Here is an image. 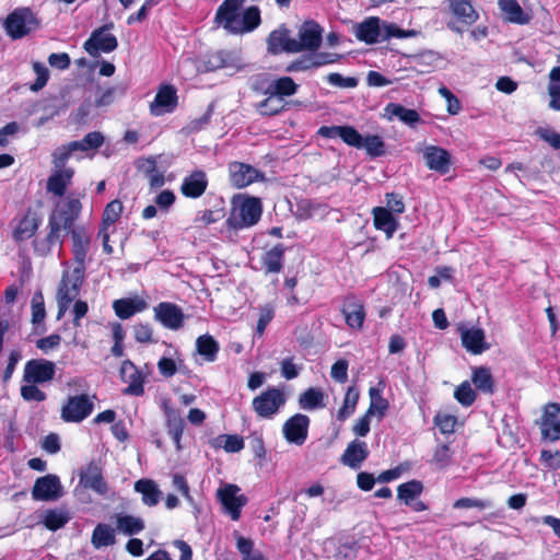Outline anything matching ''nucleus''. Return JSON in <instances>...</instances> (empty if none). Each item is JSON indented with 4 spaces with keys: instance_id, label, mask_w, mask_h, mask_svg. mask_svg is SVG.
I'll list each match as a JSON object with an SVG mask.
<instances>
[{
    "instance_id": "f257e3e1",
    "label": "nucleus",
    "mask_w": 560,
    "mask_h": 560,
    "mask_svg": "<svg viewBox=\"0 0 560 560\" xmlns=\"http://www.w3.org/2000/svg\"><path fill=\"white\" fill-rule=\"evenodd\" d=\"M82 208L81 195L74 192H70L63 201L57 203L48 215L45 235L33 241L34 254L46 257L55 246L62 248L66 235L70 234L75 264L73 269L85 272L92 235L85 226L74 225L81 215Z\"/></svg>"
},
{
    "instance_id": "f03ea898",
    "label": "nucleus",
    "mask_w": 560,
    "mask_h": 560,
    "mask_svg": "<svg viewBox=\"0 0 560 560\" xmlns=\"http://www.w3.org/2000/svg\"><path fill=\"white\" fill-rule=\"evenodd\" d=\"M55 362L38 358L26 361L23 369L21 397L25 401H45L47 395L37 385L50 383L56 375Z\"/></svg>"
},
{
    "instance_id": "7ed1b4c3",
    "label": "nucleus",
    "mask_w": 560,
    "mask_h": 560,
    "mask_svg": "<svg viewBox=\"0 0 560 560\" xmlns=\"http://www.w3.org/2000/svg\"><path fill=\"white\" fill-rule=\"evenodd\" d=\"M262 214V202L258 197L238 195L232 200V208L225 220L230 231H241L256 225Z\"/></svg>"
},
{
    "instance_id": "20e7f679",
    "label": "nucleus",
    "mask_w": 560,
    "mask_h": 560,
    "mask_svg": "<svg viewBox=\"0 0 560 560\" xmlns=\"http://www.w3.org/2000/svg\"><path fill=\"white\" fill-rule=\"evenodd\" d=\"M7 35L13 39H21L40 26V21L27 7L15 8L2 22Z\"/></svg>"
},
{
    "instance_id": "39448f33",
    "label": "nucleus",
    "mask_w": 560,
    "mask_h": 560,
    "mask_svg": "<svg viewBox=\"0 0 560 560\" xmlns=\"http://www.w3.org/2000/svg\"><path fill=\"white\" fill-rule=\"evenodd\" d=\"M94 410V404L88 394L68 396L65 400L60 417L65 422L79 423L86 419Z\"/></svg>"
},
{
    "instance_id": "423d86ee",
    "label": "nucleus",
    "mask_w": 560,
    "mask_h": 560,
    "mask_svg": "<svg viewBox=\"0 0 560 560\" xmlns=\"http://www.w3.org/2000/svg\"><path fill=\"white\" fill-rule=\"evenodd\" d=\"M16 224L12 231V238L15 243L32 242L37 238L36 233L43 222V215L39 209L28 207L21 218L15 219Z\"/></svg>"
},
{
    "instance_id": "0eeeda50",
    "label": "nucleus",
    "mask_w": 560,
    "mask_h": 560,
    "mask_svg": "<svg viewBox=\"0 0 560 560\" xmlns=\"http://www.w3.org/2000/svg\"><path fill=\"white\" fill-rule=\"evenodd\" d=\"M284 404V393L277 387L267 388L252 401L254 411L264 419H270Z\"/></svg>"
},
{
    "instance_id": "6e6552de",
    "label": "nucleus",
    "mask_w": 560,
    "mask_h": 560,
    "mask_svg": "<svg viewBox=\"0 0 560 560\" xmlns=\"http://www.w3.org/2000/svg\"><path fill=\"white\" fill-rule=\"evenodd\" d=\"M113 24H105L94 30L83 44L85 51L92 57H98L101 52H112L118 47V42L115 35L107 33Z\"/></svg>"
},
{
    "instance_id": "1a4fd4ad",
    "label": "nucleus",
    "mask_w": 560,
    "mask_h": 560,
    "mask_svg": "<svg viewBox=\"0 0 560 560\" xmlns=\"http://www.w3.org/2000/svg\"><path fill=\"white\" fill-rule=\"evenodd\" d=\"M240 491L241 488L234 483H226L217 491V497L225 513H228L233 521L241 518L242 509L248 501L245 494H240Z\"/></svg>"
},
{
    "instance_id": "9d476101",
    "label": "nucleus",
    "mask_w": 560,
    "mask_h": 560,
    "mask_svg": "<svg viewBox=\"0 0 560 560\" xmlns=\"http://www.w3.org/2000/svg\"><path fill=\"white\" fill-rule=\"evenodd\" d=\"M323 42V27L314 20L304 21L298 31L295 39L296 52L316 51Z\"/></svg>"
},
{
    "instance_id": "9b49d317",
    "label": "nucleus",
    "mask_w": 560,
    "mask_h": 560,
    "mask_svg": "<svg viewBox=\"0 0 560 560\" xmlns=\"http://www.w3.org/2000/svg\"><path fill=\"white\" fill-rule=\"evenodd\" d=\"M238 65V57L231 50H217L207 54L203 58L198 59L196 69L200 73L213 72L224 68H234Z\"/></svg>"
},
{
    "instance_id": "f8f14e48",
    "label": "nucleus",
    "mask_w": 560,
    "mask_h": 560,
    "mask_svg": "<svg viewBox=\"0 0 560 560\" xmlns=\"http://www.w3.org/2000/svg\"><path fill=\"white\" fill-rule=\"evenodd\" d=\"M340 312L348 327L357 330L363 328L366 312L362 300L354 293H348L343 296Z\"/></svg>"
},
{
    "instance_id": "ddd939ff",
    "label": "nucleus",
    "mask_w": 560,
    "mask_h": 560,
    "mask_svg": "<svg viewBox=\"0 0 560 560\" xmlns=\"http://www.w3.org/2000/svg\"><path fill=\"white\" fill-rule=\"evenodd\" d=\"M119 373L121 381L128 383L122 389L124 395L140 397L144 394L145 376L131 360L126 359L121 362Z\"/></svg>"
},
{
    "instance_id": "4468645a",
    "label": "nucleus",
    "mask_w": 560,
    "mask_h": 560,
    "mask_svg": "<svg viewBox=\"0 0 560 560\" xmlns=\"http://www.w3.org/2000/svg\"><path fill=\"white\" fill-rule=\"evenodd\" d=\"M178 106L177 90L173 84L163 83L159 86L153 102L150 104L152 115L161 116L173 113Z\"/></svg>"
},
{
    "instance_id": "2eb2a0df",
    "label": "nucleus",
    "mask_w": 560,
    "mask_h": 560,
    "mask_svg": "<svg viewBox=\"0 0 560 560\" xmlns=\"http://www.w3.org/2000/svg\"><path fill=\"white\" fill-rule=\"evenodd\" d=\"M310 423L311 420L306 415L295 413L283 423V436L289 443L303 445L308 435Z\"/></svg>"
},
{
    "instance_id": "dca6fc26",
    "label": "nucleus",
    "mask_w": 560,
    "mask_h": 560,
    "mask_svg": "<svg viewBox=\"0 0 560 560\" xmlns=\"http://www.w3.org/2000/svg\"><path fill=\"white\" fill-rule=\"evenodd\" d=\"M264 177L262 173L249 164L237 161L229 164V179L235 188H245Z\"/></svg>"
},
{
    "instance_id": "f3484780",
    "label": "nucleus",
    "mask_w": 560,
    "mask_h": 560,
    "mask_svg": "<svg viewBox=\"0 0 560 560\" xmlns=\"http://www.w3.org/2000/svg\"><path fill=\"white\" fill-rule=\"evenodd\" d=\"M62 494V487L58 476L48 474L38 477L32 489V498L36 501L57 500Z\"/></svg>"
},
{
    "instance_id": "a211bd4d",
    "label": "nucleus",
    "mask_w": 560,
    "mask_h": 560,
    "mask_svg": "<svg viewBox=\"0 0 560 560\" xmlns=\"http://www.w3.org/2000/svg\"><path fill=\"white\" fill-rule=\"evenodd\" d=\"M153 311L155 320L160 322L165 328L178 330L183 327L185 315L177 304L161 302L154 306Z\"/></svg>"
},
{
    "instance_id": "6ab92c4d",
    "label": "nucleus",
    "mask_w": 560,
    "mask_h": 560,
    "mask_svg": "<svg viewBox=\"0 0 560 560\" xmlns=\"http://www.w3.org/2000/svg\"><path fill=\"white\" fill-rule=\"evenodd\" d=\"M267 50L273 56L281 52L296 54L295 38L290 36V31L285 24H281L278 28L269 33L267 37Z\"/></svg>"
},
{
    "instance_id": "aec40b11",
    "label": "nucleus",
    "mask_w": 560,
    "mask_h": 560,
    "mask_svg": "<svg viewBox=\"0 0 560 560\" xmlns=\"http://www.w3.org/2000/svg\"><path fill=\"white\" fill-rule=\"evenodd\" d=\"M244 2L245 0H224L217 9L214 22L234 34Z\"/></svg>"
},
{
    "instance_id": "412c9836",
    "label": "nucleus",
    "mask_w": 560,
    "mask_h": 560,
    "mask_svg": "<svg viewBox=\"0 0 560 560\" xmlns=\"http://www.w3.org/2000/svg\"><path fill=\"white\" fill-rule=\"evenodd\" d=\"M84 278L85 272L80 271V269H72L71 276L67 272L63 273L57 291V301L68 304L74 301L80 293Z\"/></svg>"
},
{
    "instance_id": "4be33fe9",
    "label": "nucleus",
    "mask_w": 560,
    "mask_h": 560,
    "mask_svg": "<svg viewBox=\"0 0 560 560\" xmlns=\"http://www.w3.org/2000/svg\"><path fill=\"white\" fill-rule=\"evenodd\" d=\"M540 433L546 440H560V404L549 402L544 408Z\"/></svg>"
},
{
    "instance_id": "5701e85b",
    "label": "nucleus",
    "mask_w": 560,
    "mask_h": 560,
    "mask_svg": "<svg viewBox=\"0 0 560 560\" xmlns=\"http://www.w3.org/2000/svg\"><path fill=\"white\" fill-rule=\"evenodd\" d=\"M423 159L429 170L435 171L441 175L447 174L452 166L450 152L438 145H428L423 151Z\"/></svg>"
},
{
    "instance_id": "b1692460",
    "label": "nucleus",
    "mask_w": 560,
    "mask_h": 560,
    "mask_svg": "<svg viewBox=\"0 0 560 560\" xmlns=\"http://www.w3.org/2000/svg\"><path fill=\"white\" fill-rule=\"evenodd\" d=\"M80 483L101 495H105L108 492V486L103 477L102 468L95 462L89 463L86 468L81 471Z\"/></svg>"
},
{
    "instance_id": "393cba45",
    "label": "nucleus",
    "mask_w": 560,
    "mask_h": 560,
    "mask_svg": "<svg viewBox=\"0 0 560 560\" xmlns=\"http://www.w3.org/2000/svg\"><path fill=\"white\" fill-rule=\"evenodd\" d=\"M448 10L460 26H470L479 19V13L470 0H447Z\"/></svg>"
},
{
    "instance_id": "a878e982",
    "label": "nucleus",
    "mask_w": 560,
    "mask_h": 560,
    "mask_svg": "<svg viewBox=\"0 0 560 560\" xmlns=\"http://www.w3.org/2000/svg\"><path fill=\"white\" fill-rule=\"evenodd\" d=\"M207 187L208 179L206 173L201 170H197L184 177L180 185V192L187 198L197 199L205 194Z\"/></svg>"
},
{
    "instance_id": "bb28decb",
    "label": "nucleus",
    "mask_w": 560,
    "mask_h": 560,
    "mask_svg": "<svg viewBox=\"0 0 560 560\" xmlns=\"http://www.w3.org/2000/svg\"><path fill=\"white\" fill-rule=\"evenodd\" d=\"M285 250L287 248L282 243H278L271 248L266 249L260 257L261 270L266 275L281 272L283 269Z\"/></svg>"
},
{
    "instance_id": "cd10ccee",
    "label": "nucleus",
    "mask_w": 560,
    "mask_h": 560,
    "mask_svg": "<svg viewBox=\"0 0 560 560\" xmlns=\"http://www.w3.org/2000/svg\"><path fill=\"white\" fill-rule=\"evenodd\" d=\"M369 455L370 451L366 443L364 441L353 440L347 445L340 462L352 469H358Z\"/></svg>"
},
{
    "instance_id": "c85d7f7f",
    "label": "nucleus",
    "mask_w": 560,
    "mask_h": 560,
    "mask_svg": "<svg viewBox=\"0 0 560 560\" xmlns=\"http://www.w3.org/2000/svg\"><path fill=\"white\" fill-rule=\"evenodd\" d=\"M355 37L368 45L382 42V26L380 18L370 16L359 23L355 30Z\"/></svg>"
},
{
    "instance_id": "c756f323",
    "label": "nucleus",
    "mask_w": 560,
    "mask_h": 560,
    "mask_svg": "<svg viewBox=\"0 0 560 560\" xmlns=\"http://www.w3.org/2000/svg\"><path fill=\"white\" fill-rule=\"evenodd\" d=\"M148 308V303L140 296L122 298L113 302V310L120 319H128Z\"/></svg>"
},
{
    "instance_id": "7c9ffc66",
    "label": "nucleus",
    "mask_w": 560,
    "mask_h": 560,
    "mask_svg": "<svg viewBox=\"0 0 560 560\" xmlns=\"http://www.w3.org/2000/svg\"><path fill=\"white\" fill-rule=\"evenodd\" d=\"M372 215L374 228L384 232L387 238L393 237L397 231L398 221L392 211L384 207H375L372 210Z\"/></svg>"
},
{
    "instance_id": "2f4dec72",
    "label": "nucleus",
    "mask_w": 560,
    "mask_h": 560,
    "mask_svg": "<svg viewBox=\"0 0 560 560\" xmlns=\"http://www.w3.org/2000/svg\"><path fill=\"white\" fill-rule=\"evenodd\" d=\"M165 417L167 433L172 438L176 450L180 451V441L185 429V420L178 410L170 407L165 408Z\"/></svg>"
},
{
    "instance_id": "473e14b6",
    "label": "nucleus",
    "mask_w": 560,
    "mask_h": 560,
    "mask_svg": "<svg viewBox=\"0 0 560 560\" xmlns=\"http://www.w3.org/2000/svg\"><path fill=\"white\" fill-rule=\"evenodd\" d=\"M73 175L74 171L71 167L54 172L47 179V190L57 197H63Z\"/></svg>"
},
{
    "instance_id": "72a5a7b5",
    "label": "nucleus",
    "mask_w": 560,
    "mask_h": 560,
    "mask_svg": "<svg viewBox=\"0 0 560 560\" xmlns=\"http://www.w3.org/2000/svg\"><path fill=\"white\" fill-rule=\"evenodd\" d=\"M471 383L476 389L485 395H493L495 381L488 366H476L471 370Z\"/></svg>"
},
{
    "instance_id": "f704fd0d",
    "label": "nucleus",
    "mask_w": 560,
    "mask_h": 560,
    "mask_svg": "<svg viewBox=\"0 0 560 560\" xmlns=\"http://www.w3.org/2000/svg\"><path fill=\"white\" fill-rule=\"evenodd\" d=\"M462 343L472 354H480L489 345L485 341V332L481 328L466 329L462 332Z\"/></svg>"
},
{
    "instance_id": "c9c22d12",
    "label": "nucleus",
    "mask_w": 560,
    "mask_h": 560,
    "mask_svg": "<svg viewBox=\"0 0 560 560\" xmlns=\"http://www.w3.org/2000/svg\"><path fill=\"white\" fill-rule=\"evenodd\" d=\"M298 89L299 85L291 77H281L271 81L264 93L276 95L284 102V98L294 95Z\"/></svg>"
},
{
    "instance_id": "e433bc0d",
    "label": "nucleus",
    "mask_w": 560,
    "mask_h": 560,
    "mask_svg": "<svg viewBox=\"0 0 560 560\" xmlns=\"http://www.w3.org/2000/svg\"><path fill=\"white\" fill-rule=\"evenodd\" d=\"M261 23L260 10L256 5L246 8L241 18L238 19L237 25L234 28V34L249 33L256 30Z\"/></svg>"
},
{
    "instance_id": "4c0bfd02",
    "label": "nucleus",
    "mask_w": 560,
    "mask_h": 560,
    "mask_svg": "<svg viewBox=\"0 0 560 560\" xmlns=\"http://www.w3.org/2000/svg\"><path fill=\"white\" fill-rule=\"evenodd\" d=\"M498 4L509 22L520 25L529 22V16L524 12L517 0H499Z\"/></svg>"
},
{
    "instance_id": "58836bf2",
    "label": "nucleus",
    "mask_w": 560,
    "mask_h": 560,
    "mask_svg": "<svg viewBox=\"0 0 560 560\" xmlns=\"http://www.w3.org/2000/svg\"><path fill=\"white\" fill-rule=\"evenodd\" d=\"M91 544L95 549H102L115 545V529L108 524L98 523L92 532Z\"/></svg>"
},
{
    "instance_id": "ea45409f",
    "label": "nucleus",
    "mask_w": 560,
    "mask_h": 560,
    "mask_svg": "<svg viewBox=\"0 0 560 560\" xmlns=\"http://www.w3.org/2000/svg\"><path fill=\"white\" fill-rule=\"evenodd\" d=\"M135 490L142 495V502L148 506L159 503L162 492L151 479H139L135 482Z\"/></svg>"
},
{
    "instance_id": "a19ab883",
    "label": "nucleus",
    "mask_w": 560,
    "mask_h": 560,
    "mask_svg": "<svg viewBox=\"0 0 560 560\" xmlns=\"http://www.w3.org/2000/svg\"><path fill=\"white\" fill-rule=\"evenodd\" d=\"M196 351L207 362H214L218 358L220 346L213 336L205 334L196 339Z\"/></svg>"
},
{
    "instance_id": "79ce46f5",
    "label": "nucleus",
    "mask_w": 560,
    "mask_h": 560,
    "mask_svg": "<svg viewBox=\"0 0 560 560\" xmlns=\"http://www.w3.org/2000/svg\"><path fill=\"white\" fill-rule=\"evenodd\" d=\"M116 526L125 535L133 536L144 529V522L140 517L130 514H116Z\"/></svg>"
},
{
    "instance_id": "37998d69",
    "label": "nucleus",
    "mask_w": 560,
    "mask_h": 560,
    "mask_svg": "<svg viewBox=\"0 0 560 560\" xmlns=\"http://www.w3.org/2000/svg\"><path fill=\"white\" fill-rule=\"evenodd\" d=\"M423 491V483L420 480L412 479L404 482L397 488V498L406 505H411Z\"/></svg>"
},
{
    "instance_id": "c03bdc74",
    "label": "nucleus",
    "mask_w": 560,
    "mask_h": 560,
    "mask_svg": "<svg viewBox=\"0 0 560 560\" xmlns=\"http://www.w3.org/2000/svg\"><path fill=\"white\" fill-rule=\"evenodd\" d=\"M359 397V389L355 386H349L345 395L343 404L337 411V419L339 421H345L353 415Z\"/></svg>"
},
{
    "instance_id": "a18cd8bd",
    "label": "nucleus",
    "mask_w": 560,
    "mask_h": 560,
    "mask_svg": "<svg viewBox=\"0 0 560 560\" xmlns=\"http://www.w3.org/2000/svg\"><path fill=\"white\" fill-rule=\"evenodd\" d=\"M324 399L325 396L320 389L311 387L300 395L299 404L303 409L314 410L325 406Z\"/></svg>"
},
{
    "instance_id": "49530a36",
    "label": "nucleus",
    "mask_w": 560,
    "mask_h": 560,
    "mask_svg": "<svg viewBox=\"0 0 560 560\" xmlns=\"http://www.w3.org/2000/svg\"><path fill=\"white\" fill-rule=\"evenodd\" d=\"M267 97L256 104V110L262 116H275L285 108V103L276 95L266 94Z\"/></svg>"
},
{
    "instance_id": "de8ad7c7",
    "label": "nucleus",
    "mask_w": 560,
    "mask_h": 560,
    "mask_svg": "<svg viewBox=\"0 0 560 560\" xmlns=\"http://www.w3.org/2000/svg\"><path fill=\"white\" fill-rule=\"evenodd\" d=\"M369 394L371 402L366 410L368 415L374 416L375 413H377L378 418L382 419L385 416L387 409L389 408L387 399H385L382 396L381 390L375 387H371Z\"/></svg>"
},
{
    "instance_id": "09e8293b",
    "label": "nucleus",
    "mask_w": 560,
    "mask_h": 560,
    "mask_svg": "<svg viewBox=\"0 0 560 560\" xmlns=\"http://www.w3.org/2000/svg\"><path fill=\"white\" fill-rule=\"evenodd\" d=\"M104 143V136L100 131L88 132L82 140L72 141V147L78 151L97 150Z\"/></svg>"
},
{
    "instance_id": "8fccbe9b",
    "label": "nucleus",
    "mask_w": 560,
    "mask_h": 560,
    "mask_svg": "<svg viewBox=\"0 0 560 560\" xmlns=\"http://www.w3.org/2000/svg\"><path fill=\"white\" fill-rule=\"evenodd\" d=\"M454 398L463 407H470L477 399V393L468 381H464L455 388Z\"/></svg>"
},
{
    "instance_id": "3c124183",
    "label": "nucleus",
    "mask_w": 560,
    "mask_h": 560,
    "mask_svg": "<svg viewBox=\"0 0 560 560\" xmlns=\"http://www.w3.org/2000/svg\"><path fill=\"white\" fill-rule=\"evenodd\" d=\"M70 520L67 512H60L57 510H48L44 516L43 524L51 532H56L62 528Z\"/></svg>"
},
{
    "instance_id": "603ef678",
    "label": "nucleus",
    "mask_w": 560,
    "mask_h": 560,
    "mask_svg": "<svg viewBox=\"0 0 560 560\" xmlns=\"http://www.w3.org/2000/svg\"><path fill=\"white\" fill-rule=\"evenodd\" d=\"M493 503L489 499H479V498H468L463 497L454 501L453 509H477L479 511H485L487 509L492 508Z\"/></svg>"
},
{
    "instance_id": "864d4df0",
    "label": "nucleus",
    "mask_w": 560,
    "mask_h": 560,
    "mask_svg": "<svg viewBox=\"0 0 560 560\" xmlns=\"http://www.w3.org/2000/svg\"><path fill=\"white\" fill-rule=\"evenodd\" d=\"M362 148L365 149L368 155L371 158L383 156L386 153L385 142L377 135H370L363 138Z\"/></svg>"
},
{
    "instance_id": "5fc2aeb1",
    "label": "nucleus",
    "mask_w": 560,
    "mask_h": 560,
    "mask_svg": "<svg viewBox=\"0 0 560 560\" xmlns=\"http://www.w3.org/2000/svg\"><path fill=\"white\" fill-rule=\"evenodd\" d=\"M122 202L118 199L108 202L103 211L102 224L105 226L116 223L122 213Z\"/></svg>"
},
{
    "instance_id": "6e6d98bb",
    "label": "nucleus",
    "mask_w": 560,
    "mask_h": 560,
    "mask_svg": "<svg viewBox=\"0 0 560 560\" xmlns=\"http://www.w3.org/2000/svg\"><path fill=\"white\" fill-rule=\"evenodd\" d=\"M416 35L413 30H402L395 23L384 22L382 26V42L392 37L408 38Z\"/></svg>"
},
{
    "instance_id": "4d7b16f0",
    "label": "nucleus",
    "mask_w": 560,
    "mask_h": 560,
    "mask_svg": "<svg viewBox=\"0 0 560 560\" xmlns=\"http://www.w3.org/2000/svg\"><path fill=\"white\" fill-rule=\"evenodd\" d=\"M439 469H445L452 464V452L447 444L438 445L434 448L432 460Z\"/></svg>"
},
{
    "instance_id": "13d9d810",
    "label": "nucleus",
    "mask_w": 560,
    "mask_h": 560,
    "mask_svg": "<svg viewBox=\"0 0 560 560\" xmlns=\"http://www.w3.org/2000/svg\"><path fill=\"white\" fill-rule=\"evenodd\" d=\"M32 68L36 74V79L31 84L30 89L33 92H38L47 84V82L49 80V71H48L47 67L39 61H34L32 63Z\"/></svg>"
},
{
    "instance_id": "bf43d9fd",
    "label": "nucleus",
    "mask_w": 560,
    "mask_h": 560,
    "mask_svg": "<svg viewBox=\"0 0 560 560\" xmlns=\"http://www.w3.org/2000/svg\"><path fill=\"white\" fill-rule=\"evenodd\" d=\"M339 138L348 145L361 149L363 144V137L361 133L352 126L345 125L341 128V132Z\"/></svg>"
},
{
    "instance_id": "052dcab7",
    "label": "nucleus",
    "mask_w": 560,
    "mask_h": 560,
    "mask_svg": "<svg viewBox=\"0 0 560 560\" xmlns=\"http://www.w3.org/2000/svg\"><path fill=\"white\" fill-rule=\"evenodd\" d=\"M275 317V308L271 304H265L259 306V317L257 320L256 332L258 336H262L267 326Z\"/></svg>"
},
{
    "instance_id": "680f3d73",
    "label": "nucleus",
    "mask_w": 560,
    "mask_h": 560,
    "mask_svg": "<svg viewBox=\"0 0 560 560\" xmlns=\"http://www.w3.org/2000/svg\"><path fill=\"white\" fill-rule=\"evenodd\" d=\"M126 93V88L122 85H116L107 88L105 91L101 93L100 96L95 100L96 107H104L110 105L116 95H124Z\"/></svg>"
},
{
    "instance_id": "e2e57ef3",
    "label": "nucleus",
    "mask_w": 560,
    "mask_h": 560,
    "mask_svg": "<svg viewBox=\"0 0 560 560\" xmlns=\"http://www.w3.org/2000/svg\"><path fill=\"white\" fill-rule=\"evenodd\" d=\"M433 421L442 434H452L455 431L457 419L453 415L438 413Z\"/></svg>"
},
{
    "instance_id": "0e129e2a",
    "label": "nucleus",
    "mask_w": 560,
    "mask_h": 560,
    "mask_svg": "<svg viewBox=\"0 0 560 560\" xmlns=\"http://www.w3.org/2000/svg\"><path fill=\"white\" fill-rule=\"evenodd\" d=\"M310 55L312 69H317L319 67L331 65L337 62L340 59V56L332 52L320 51H312Z\"/></svg>"
},
{
    "instance_id": "69168bd1",
    "label": "nucleus",
    "mask_w": 560,
    "mask_h": 560,
    "mask_svg": "<svg viewBox=\"0 0 560 560\" xmlns=\"http://www.w3.org/2000/svg\"><path fill=\"white\" fill-rule=\"evenodd\" d=\"M46 316L44 298L40 292H36L32 298V323L40 324Z\"/></svg>"
},
{
    "instance_id": "338daca9",
    "label": "nucleus",
    "mask_w": 560,
    "mask_h": 560,
    "mask_svg": "<svg viewBox=\"0 0 560 560\" xmlns=\"http://www.w3.org/2000/svg\"><path fill=\"white\" fill-rule=\"evenodd\" d=\"M535 135L542 141L547 142L552 149H560V133L553 129L539 127L536 129Z\"/></svg>"
},
{
    "instance_id": "774afa93",
    "label": "nucleus",
    "mask_w": 560,
    "mask_h": 560,
    "mask_svg": "<svg viewBox=\"0 0 560 560\" xmlns=\"http://www.w3.org/2000/svg\"><path fill=\"white\" fill-rule=\"evenodd\" d=\"M541 464L550 470L560 469V451L542 450L540 452Z\"/></svg>"
}]
</instances>
